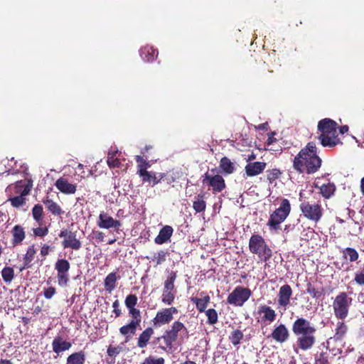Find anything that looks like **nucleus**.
Returning a JSON list of instances; mask_svg holds the SVG:
<instances>
[{"label":"nucleus","instance_id":"28","mask_svg":"<svg viewBox=\"0 0 364 364\" xmlns=\"http://www.w3.org/2000/svg\"><path fill=\"white\" fill-rule=\"evenodd\" d=\"M36 254V249L34 245H30L26 253L23 258V266L21 268V270L25 269H29L32 267V261L34 259L35 255Z\"/></svg>","mask_w":364,"mask_h":364},{"label":"nucleus","instance_id":"61","mask_svg":"<svg viewBox=\"0 0 364 364\" xmlns=\"http://www.w3.org/2000/svg\"><path fill=\"white\" fill-rule=\"evenodd\" d=\"M95 239L98 242H103L105 240V233L101 231H97L95 233Z\"/></svg>","mask_w":364,"mask_h":364},{"label":"nucleus","instance_id":"49","mask_svg":"<svg viewBox=\"0 0 364 364\" xmlns=\"http://www.w3.org/2000/svg\"><path fill=\"white\" fill-rule=\"evenodd\" d=\"M167 255V252L159 250L157 253L154 254L151 260L156 262V265H159L166 260Z\"/></svg>","mask_w":364,"mask_h":364},{"label":"nucleus","instance_id":"51","mask_svg":"<svg viewBox=\"0 0 364 364\" xmlns=\"http://www.w3.org/2000/svg\"><path fill=\"white\" fill-rule=\"evenodd\" d=\"M129 314L132 318V322H134L138 325H140V323L141 321V312L139 309L133 308L130 310H129Z\"/></svg>","mask_w":364,"mask_h":364},{"label":"nucleus","instance_id":"5","mask_svg":"<svg viewBox=\"0 0 364 364\" xmlns=\"http://www.w3.org/2000/svg\"><path fill=\"white\" fill-rule=\"evenodd\" d=\"M183 335L188 336V329L180 321H175L171 328L166 329L162 335L165 346H159V348L164 351L171 350L173 345L178 339L183 340Z\"/></svg>","mask_w":364,"mask_h":364},{"label":"nucleus","instance_id":"24","mask_svg":"<svg viewBox=\"0 0 364 364\" xmlns=\"http://www.w3.org/2000/svg\"><path fill=\"white\" fill-rule=\"evenodd\" d=\"M42 203L46 205L47 210L53 215H61L64 213L61 207L48 196L42 199Z\"/></svg>","mask_w":364,"mask_h":364},{"label":"nucleus","instance_id":"26","mask_svg":"<svg viewBox=\"0 0 364 364\" xmlns=\"http://www.w3.org/2000/svg\"><path fill=\"white\" fill-rule=\"evenodd\" d=\"M11 232L12 235L11 243L14 247L21 244V242L26 237V232L24 231V228L19 225H15L12 228Z\"/></svg>","mask_w":364,"mask_h":364},{"label":"nucleus","instance_id":"25","mask_svg":"<svg viewBox=\"0 0 364 364\" xmlns=\"http://www.w3.org/2000/svg\"><path fill=\"white\" fill-rule=\"evenodd\" d=\"M139 52L141 58L146 62L154 61L159 55L158 50L149 45L142 47Z\"/></svg>","mask_w":364,"mask_h":364},{"label":"nucleus","instance_id":"10","mask_svg":"<svg viewBox=\"0 0 364 364\" xmlns=\"http://www.w3.org/2000/svg\"><path fill=\"white\" fill-rule=\"evenodd\" d=\"M178 313V309L174 306L160 309L156 312L155 317L152 319L153 326L155 328H160L170 323L173 319V315Z\"/></svg>","mask_w":364,"mask_h":364},{"label":"nucleus","instance_id":"30","mask_svg":"<svg viewBox=\"0 0 364 364\" xmlns=\"http://www.w3.org/2000/svg\"><path fill=\"white\" fill-rule=\"evenodd\" d=\"M31 186H26L24 189L21 191V195L9 198L11 204L13 207L19 208L26 203V198L24 196L29 194L31 191Z\"/></svg>","mask_w":364,"mask_h":364},{"label":"nucleus","instance_id":"11","mask_svg":"<svg viewBox=\"0 0 364 364\" xmlns=\"http://www.w3.org/2000/svg\"><path fill=\"white\" fill-rule=\"evenodd\" d=\"M59 237L63 238L62 246L64 249L70 248L73 250H79L82 247V242L77 237V232L63 229L59 233Z\"/></svg>","mask_w":364,"mask_h":364},{"label":"nucleus","instance_id":"32","mask_svg":"<svg viewBox=\"0 0 364 364\" xmlns=\"http://www.w3.org/2000/svg\"><path fill=\"white\" fill-rule=\"evenodd\" d=\"M219 168L226 175L232 173L235 170V164L226 156L220 159Z\"/></svg>","mask_w":364,"mask_h":364},{"label":"nucleus","instance_id":"12","mask_svg":"<svg viewBox=\"0 0 364 364\" xmlns=\"http://www.w3.org/2000/svg\"><path fill=\"white\" fill-rule=\"evenodd\" d=\"M202 183L212 188L213 193L222 192L226 187L225 181L222 176L216 174L212 176L206 172L202 176Z\"/></svg>","mask_w":364,"mask_h":364},{"label":"nucleus","instance_id":"1","mask_svg":"<svg viewBox=\"0 0 364 364\" xmlns=\"http://www.w3.org/2000/svg\"><path fill=\"white\" fill-rule=\"evenodd\" d=\"M321 159L318 156L317 147L314 142H309L294 157L293 167L299 173L313 174L321 167Z\"/></svg>","mask_w":364,"mask_h":364},{"label":"nucleus","instance_id":"18","mask_svg":"<svg viewBox=\"0 0 364 364\" xmlns=\"http://www.w3.org/2000/svg\"><path fill=\"white\" fill-rule=\"evenodd\" d=\"M314 187L319 190V193L324 198H331L336 191V186L332 182H328L327 183L320 184L318 178L314 183Z\"/></svg>","mask_w":364,"mask_h":364},{"label":"nucleus","instance_id":"17","mask_svg":"<svg viewBox=\"0 0 364 364\" xmlns=\"http://www.w3.org/2000/svg\"><path fill=\"white\" fill-rule=\"evenodd\" d=\"M270 336L276 342L282 343L289 339V332L284 324L280 323L274 328Z\"/></svg>","mask_w":364,"mask_h":364},{"label":"nucleus","instance_id":"55","mask_svg":"<svg viewBox=\"0 0 364 364\" xmlns=\"http://www.w3.org/2000/svg\"><path fill=\"white\" fill-rule=\"evenodd\" d=\"M122 351V347L117 346L115 347H113L112 346H109L107 348V355L110 357H115L118 354H119Z\"/></svg>","mask_w":364,"mask_h":364},{"label":"nucleus","instance_id":"4","mask_svg":"<svg viewBox=\"0 0 364 364\" xmlns=\"http://www.w3.org/2000/svg\"><path fill=\"white\" fill-rule=\"evenodd\" d=\"M250 252L258 257L261 262H265L264 267H269L267 262L272 257V250L264 237L259 234H253L249 240Z\"/></svg>","mask_w":364,"mask_h":364},{"label":"nucleus","instance_id":"29","mask_svg":"<svg viewBox=\"0 0 364 364\" xmlns=\"http://www.w3.org/2000/svg\"><path fill=\"white\" fill-rule=\"evenodd\" d=\"M139 326V325L130 321L129 323L122 326L119 328L120 333L126 337L125 342H128L135 334L136 328Z\"/></svg>","mask_w":364,"mask_h":364},{"label":"nucleus","instance_id":"59","mask_svg":"<svg viewBox=\"0 0 364 364\" xmlns=\"http://www.w3.org/2000/svg\"><path fill=\"white\" fill-rule=\"evenodd\" d=\"M112 307L114 309L113 312L115 314V317H119L122 314L121 310L119 309V302L118 300H116L112 304Z\"/></svg>","mask_w":364,"mask_h":364},{"label":"nucleus","instance_id":"54","mask_svg":"<svg viewBox=\"0 0 364 364\" xmlns=\"http://www.w3.org/2000/svg\"><path fill=\"white\" fill-rule=\"evenodd\" d=\"M33 232L36 237H43L48 234V228L46 226L35 228Z\"/></svg>","mask_w":364,"mask_h":364},{"label":"nucleus","instance_id":"64","mask_svg":"<svg viewBox=\"0 0 364 364\" xmlns=\"http://www.w3.org/2000/svg\"><path fill=\"white\" fill-rule=\"evenodd\" d=\"M152 148H153L152 146L146 145L144 149H141V154L144 155L146 153H147Z\"/></svg>","mask_w":364,"mask_h":364},{"label":"nucleus","instance_id":"57","mask_svg":"<svg viewBox=\"0 0 364 364\" xmlns=\"http://www.w3.org/2000/svg\"><path fill=\"white\" fill-rule=\"evenodd\" d=\"M53 249L50 245L44 244L41 248V255L45 258Z\"/></svg>","mask_w":364,"mask_h":364},{"label":"nucleus","instance_id":"53","mask_svg":"<svg viewBox=\"0 0 364 364\" xmlns=\"http://www.w3.org/2000/svg\"><path fill=\"white\" fill-rule=\"evenodd\" d=\"M354 281L359 285H364V264L360 270L355 272Z\"/></svg>","mask_w":364,"mask_h":364},{"label":"nucleus","instance_id":"37","mask_svg":"<svg viewBox=\"0 0 364 364\" xmlns=\"http://www.w3.org/2000/svg\"><path fill=\"white\" fill-rule=\"evenodd\" d=\"M119 277H117L116 272L109 273L104 280V286L106 291L111 293L116 287V282Z\"/></svg>","mask_w":364,"mask_h":364},{"label":"nucleus","instance_id":"27","mask_svg":"<svg viewBox=\"0 0 364 364\" xmlns=\"http://www.w3.org/2000/svg\"><path fill=\"white\" fill-rule=\"evenodd\" d=\"M154 331L151 327H147L139 336L137 338V346L139 348H144L149 344V342L153 336Z\"/></svg>","mask_w":364,"mask_h":364},{"label":"nucleus","instance_id":"20","mask_svg":"<svg viewBox=\"0 0 364 364\" xmlns=\"http://www.w3.org/2000/svg\"><path fill=\"white\" fill-rule=\"evenodd\" d=\"M173 233V228L170 225H164L159 232V235L155 237L154 242L157 245H163L170 242L171 237Z\"/></svg>","mask_w":364,"mask_h":364},{"label":"nucleus","instance_id":"35","mask_svg":"<svg viewBox=\"0 0 364 364\" xmlns=\"http://www.w3.org/2000/svg\"><path fill=\"white\" fill-rule=\"evenodd\" d=\"M330 353L328 346L325 350L317 351L314 355V364H329Z\"/></svg>","mask_w":364,"mask_h":364},{"label":"nucleus","instance_id":"50","mask_svg":"<svg viewBox=\"0 0 364 364\" xmlns=\"http://www.w3.org/2000/svg\"><path fill=\"white\" fill-rule=\"evenodd\" d=\"M137 296L135 294H129L127 296L124 304L127 308L130 310L133 308H135V306L137 304Z\"/></svg>","mask_w":364,"mask_h":364},{"label":"nucleus","instance_id":"22","mask_svg":"<svg viewBox=\"0 0 364 364\" xmlns=\"http://www.w3.org/2000/svg\"><path fill=\"white\" fill-rule=\"evenodd\" d=\"M139 176L141 178V181L143 183H151V186H154L159 183H160L166 176L164 175V173H161L157 176L155 172L144 171V173H142L141 175Z\"/></svg>","mask_w":364,"mask_h":364},{"label":"nucleus","instance_id":"9","mask_svg":"<svg viewBox=\"0 0 364 364\" xmlns=\"http://www.w3.org/2000/svg\"><path fill=\"white\" fill-rule=\"evenodd\" d=\"M300 210L308 220L318 223L323 216V209L320 204H311L309 201H304L299 205Z\"/></svg>","mask_w":364,"mask_h":364},{"label":"nucleus","instance_id":"63","mask_svg":"<svg viewBox=\"0 0 364 364\" xmlns=\"http://www.w3.org/2000/svg\"><path fill=\"white\" fill-rule=\"evenodd\" d=\"M348 131V127L347 125L341 126L339 128V132L341 134H343L346 133Z\"/></svg>","mask_w":364,"mask_h":364},{"label":"nucleus","instance_id":"44","mask_svg":"<svg viewBox=\"0 0 364 364\" xmlns=\"http://www.w3.org/2000/svg\"><path fill=\"white\" fill-rule=\"evenodd\" d=\"M228 338L232 345L237 346L244 338V333L241 330L235 329L230 333Z\"/></svg>","mask_w":364,"mask_h":364},{"label":"nucleus","instance_id":"6","mask_svg":"<svg viewBox=\"0 0 364 364\" xmlns=\"http://www.w3.org/2000/svg\"><path fill=\"white\" fill-rule=\"evenodd\" d=\"M291 208L290 202L287 198H283L278 208L270 214L267 225L271 230H279L280 224L282 223L290 214Z\"/></svg>","mask_w":364,"mask_h":364},{"label":"nucleus","instance_id":"21","mask_svg":"<svg viewBox=\"0 0 364 364\" xmlns=\"http://www.w3.org/2000/svg\"><path fill=\"white\" fill-rule=\"evenodd\" d=\"M55 187L64 194H73L77 190L75 184L68 182V179L63 177L58 178L55 183Z\"/></svg>","mask_w":364,"mask_h":364},{"label":"nucleus","instance_id":"42","mask_svg":"<svg viewBox=\"0 0 364 364\" xmlns=\"http://www.w3.org/2000/svg\"><path fill=\"white\" fill-rule=\"evenodd\" d=\"M135 160L137 163V174L141 175L144 171H148L147 168L151 166L149 163L141 156H136Z\"/></svg>","mask_w":364,"mask_h":364},{"label":"nucleus","instance_id":"34","mask_svg":"<svg viewBox=\"0 0 364 364\" xmlns=\"http://www.w3.org/2000/svg\"><path fill=\"white\" fill-rule=\"evenodd\" d=\"M119 154V152L117 149H112L109 151L107 163L109 168H118L121 165L120 160L117 157Z\"/></svg>","mask_w":364,"mask_h":364},{"label":"nucleus","instance_id":"46","mask_svg":"<svg viewBox=\"0 0 364 364\" xmlns=\"http://www.w3.org/2000/svg\"><path fill=\"white\" fill-rule=\"evenodd\" d=\"M205 315L208 318L207 323L210 325H214L218 321V315L215 309H209L205 311Z\"/></svg>","mask_w":364,"mask_h":364},{"label":"nucleus","instance_id":"38","mask_svg":"<svg viewBox=\"0 0 364 364\" xmlns=\"http://www.w3.org/2000/svg\"><path fill=\"white\" fill-rule=\"evenodd\" d=\"M177 278V272L171 271L164 283V289L176 291L174 282Z\"/></svg>","mask_w":364,"mask_h":364},{"label":"nucleus","instance_id":"8","mask_svg":"<svg viewBox=\"0 0 364 364\" xmlns=\"http://www.w3.org/2000/svg\"><path fill=\"white\" fill-rule=\"evenodd\" d=\"M252 294L249 288L237 286L229 294L227 302L235 306H242L250 299Z\"/></svg>","mask_w":364,"mask_h":364},{"label":"nucleus","instance_id":"56","mask_svg":"<svg viewBox=\"0 0 364 364\" xmlns=\"http://www.w3.org/2000/svg\"><path fill=\"white\" fill-rule=\"evenodd\" d=\"M56 294V289L53 287L45 288L43 291V296L46 299H50Z\"/></svg>","mask_w":364,"mask_h":364},{"label":"nucleus","instance_id":"16","mask_svg":"<svg viewBox=\"0 0 364 364\" xmlns=\"http://www.w3.org/2000/svg\"><path fill=\"white\" fill-rule=\"evenodd\" d=\"M293 291L289 284H284L279 288L278 294L277 304L279 307L284 308L286 310L290 304V299L292 296Z\"/></svg>","mask_w":364,"mask_h":364},{"label":"nucleus","instance_id":"3","mask_svg":"<svg viewBox=\"0 0 364 364\" xmlns=\"http://www.w3.org/2000/svg\"><path fill=\"white\" fill-rule=\"evenodd\" d=\"M337 122L330 118L323 119L318 122L317 129L320 132L318 139L323 147L333 148L342 144L337 134Z\"/></svg>","mask_w":364,"mask_h":364},{"label":"nucleus","instance_id":"60","mask_svg":"<svg viewBox=\"0 0 364 364\" xmlns=\"http://www.w3.org/2000/svg\"><path fill=\"white\" fill-rule=\"evenodd\" d=\"M166 176H164V181H166L168 184H171L176 181V178L169 173H164Z\"/></svg>","mask_w":364,"mask_h":364},{"label":"nucleus","instance_id":"40","mask_svg":"<svg viewBox=\"0 0 364 364\" xmlns=\"http://www.w3.org/2000/svg\"><path fill=\"white\" fill-rule=\"evenodd\" d=\"M343 257L344 259L349 260L350 262H353L358 260L359 254L357 250L352 247H346L343 251Z\"/></svg>","mask_w":364,"mask_h":364},{"label":"nucleus","instance_id":"7","mask_svg":"<svg viewBox=\"0 0 364 364\" xmlns=\"http://www.w3.org/2000/svg\"><path fill=\"white\" fill-rule=\"evenodd\" d=\"M352 301L353 299L349 297L346 292H341L336 296L333 302V309L338 319L344 320L348 316Z\"/></svg>","mask_w":364,"mask_h":364},{"label":"nucleus","instance_id":"13","mask_svg":"<svg viewBox=\"0 0 364 364\" xmlns=\"http://www.w3.org/2000/svg\"><path fill=\"white\" fill-rule=\"evenodd\" d=\"M70 269V262L65 259H58L55 264L57 271L58 282L60 286H66L69 282L68 272Z\"/></svg>","mask_w":364,"mask_h":364},{"label":"nucleus","instance_id":"41","mask_svg":"<svg viewBox=\"0 0 364 364\" xmlns=\"http://www.w3.org/2000/svg\"><path fill=\"white\" fill-rule=\"evenodd\" d=\"M43 208L41 205L36 204L32 208V215L34 220L38 224L41 225L43 221Z\"/></svg>","mask_w":364,"mask_h":364},{"label":"nucleus","instance_id":"45","mask_svg":"<svg viewBox=\"0 0 364 364\" xmlns=\"http://www.w3.org/2000/svg\"><path fill=\"white\" fill-rule=\"evenodd\" d=\"M267 173V179L269 182V183H272L277 179L279 178L282 172L277 168H274L272 169H268L266 171Z\"/></svg>","mask_w":364,"mask_h":364},{"label":"nucleus","instance_id":"31","mask_svg":"<svg viewBox=\"0 0 364 364\" xmlns=\"http://www.w3.org/2000/svg\"><path fill=\"white\" fill-rule=\"evenodd\" d=\"M348 326L343 321H338L334 331V335L331 338L335 341H341L346 336Z\"/></svg>","mask_w":364,"mask_h":364},{"label":"nucleus","instance_id":"36","mask_svg":"<svg viewBox=\"0 0 364 364\" xmlns=\"http://www.w3.org/2000/svg\"><path fill=\"white\" fill-rule=\"evenodd\" d=\"M210 298L208 295L204 296L203 298H197V297H192L191 301L196 304L197 310L202 313L205 312L206 310V308L210 303Z\"/></svg>","mask_w":364,"mask_h":364},{"label":"nucleus","instance_id":"48","mask_svg":"<svg viewBox=\"0 0 364 364\" xmlns=\"http://www.w3.org/2000/svg\"><path fill=\"white\" fill-rule=\"evenodd\" d=\"M175 299V291L163 290L161 301L166 305H171Z\"/></svg>","mask_w":364,"mask_h":364},{"label":"nucleus","instance_id":"47","mask_svg":"<svg viewBox=\"0 0 364 364\" xmlns=\"http://www.w3.org/2000/svg\"><path fill=\"white\" fill-rule=\"evenodd\" d=\"M3 280L6 283H10L14 277V270L11 267H5L1 271Z\"/></svg>","mask_w":364,"mask_h":364},{"label":"nucleus","instance_id":"23","mask_svg":"<svg viewBox=\"0 0 364 364\" xmlns=\"http://www.w3.org/2000/svg\"><path fill=\"white\" fill-rule=\"evenodd\" d=\"M71 346V343L64 341L60 336L55 337L52 342L53 350L58 355L61 352L69 350Z\"/></svg>","mask_w":364,"mask_h":364},{"label":"nucleus","instance_id":"19","mask_svg":"<svg viewBox=\"0 0 364 364\" xmlns=\"http://www.w3.org/2000/svg\"><path fill=\"white\" fill-rule=\"evenodd\" d=\"M267 164L262 161L249 162L245 167L247 176L253 177L262 173L266 168Z\"/></svg>","mask_w":364,"mask_h":364},{"label":"nucleus","instance_id":"43","mask_svg":"<svg viewBox=\"0 0 364 364\" xmlns=\"http://www.w3.org/2000/svg\"><path fill=\"white\" fill-rule=\"evenodd\" d=\"M306 292L309 294L312 298L318 299L324 294L323 288H316L314 285L309 282L306 284Z\"/></svg>","mask_w":364,"mask_h":364},{"label":"nucleus","instance_id":"58","mask_svg":"<svg viewBox=\"0 0 364 364\" xmlns=\"http://www.w3.org/2000/svg\"><path fill=\"white\" fill-rule=\"evenodd\" d=\"M26 186H29V185L26 184L25 182L23 181H17L16 183V186H15V188H16L15 193L21 194V191L24 189V187H26Z\"/></svg>","mask_w":364,"mask_h":364},{"label":"nucleus","instance_id":"2","mask_svg":"<svg viewBox=\"0 0 364 364\" xmlns=\"http://www.w3.org/2000/svg\"><path fill=\"white\" fill-rule=\"evenodd\" d=\"M291 331L296 337L299 349L307 351L314 347L316 341V329L309 321L303 317L297 318L292 323Z\"/></svg>","mask_w":364,"mask_h":364},{"label":"nucleus","instance_id":"15","mask_svg":"<svg viewBox=\"0 0 364 364\" xmlns=\"http://www.w3.org/2000/svg\"><path fill=\"white\" fill-rule=\"evenodd\" d=\"M256 314L259 316L257 321L262 323H271L277 318L275 311L271 306L266 304L259 305Z\"/></svg>","mask_w":364,"mask_h":364},{"label":"nucleus","instance_id":"33","mask_svg":"<svg viewBox=\"0 0 364 364\" xmlns=\"http://www.w3.org/2000/svg\"><path fill=\"white\" fill-rule=\"evenodd\" d=\"M85 351L80 350L70 354L67 358V364H85Z\"/></svg>","mask_w":364,"mask_h":364},{"label":"nucleus","instance_id":"39","mask_svg":"<svg viewBox=\"0 0 364 364\" xmlns=\"http://www.w3.org/2000/svg\"><path fill=\"white\" fill-rule=\"evenodd\" d=\"M204 193H200L196 196V200L193 203V208L196 213H202L205 210L206 203L204 200Z\"/></svg>","mask_w":364,"mask_h":364},{"label":"nucleus","instance_id":"52","mask_svg":"<svg viewBox=\"0 0 364 364\" xmlns=\"http://www.w3.org/2000/svg\"><path fill=\"white\" fill-rule=\"evenodd\" d=\"M165 360L162 357L156 358L152 355H149L140 364H164Z\"/></svg>","mask_w":364,"mask_h":364},{"label":"nucleus","instance_id":"62","mask_svg":"<svg viewBox=\"0 0 364 364\" xmlns=\"http://www.w3.org/2000/svg\"><path fill=\"white\" fill-rule=\"evenodd\" d=\"M274 134H275V132H271L270 134H269V136H268V139L267 140V145H270L272 144H273L274 142H275L277 141L276 138H274Z\"/></svg>","mask_w":364,"mask_h":364},{"label":"nucleus","instance_id":"14","mask_svg":"<svg viewBox=\"0 0 364 364\" xmlns=\"http://www.w3.org/2000/svg\"><path fill=\"white\" fill-rule=\"evenodd\" d=\"M97 225L100 228L107 230L113 228L118 232L122 224L120 220L114 219L107 213L102 211L98 216Z\"/></svg>","mask_w":364,"mask_h":364}]
</instances>
